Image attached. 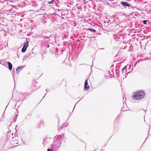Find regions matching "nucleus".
<instances>
[{"instance_id": "obj_24", "label": "nucleus", "mask_w": 151, "mask_h": 151, "mask_svg": "<svg viewBox=\"0 0 151 151\" xmlns=\"http://www.w3.org/2000/svg\"><path fill=\"white\" fill-rule=\"evenodd\" d=\"M15 134H14V138H15Z\"/></svg>"}, {"instance_id": "obj_22", "label": "nucleus", "mask_w": 151, "mask_h": 151, "mask_svg": "<svg viewBox=\"0 0 151 151\" xmlns=\"http://www.w3.org/2000/svg\"><path fill=\"white\" fill-rule=\"evenodd\" d=\"M68 125V124L67 123H66L65 124V126L66 127Z\"/></svg>"}, {"instance_id": "obj_11", "label": "nucleus", "mask_w": 151, "mask_h": 151, "mask_svg": "<svg viewBox=\"0 0 151 151\" xmlns=\"http://www.w3.org/2000/svg\"><path fill=\"white\" fill-rule=\"evenodd\" d=\"M114 39L116 41L118 40V39H119V38L117 37H116V36H115L114 37Z\"/></svg>"}, {"instance_id": "obj_15", "label": "nucleus", "mask_w": 151, "mask_h": 151, "mask_svg": "<svg viewBox=\"0 0 151 151\" xmlns=\"http://www.w3.org/2000/svg\"><path fill=\"white\" fill-rule=\"evenodd\" d=\"M129 5L128 6V8L129 9L133 8V6L131 5L130 4H129Z\"/></svg>"}, {"instance_id": "obj_7", "label": "nucleus", "mask_w": 151, "mask_h": 151, "mask_svg": "<svg viewBox=\"0 0 151 151\" xmlns=\"http://www.w3.org/2000/svg\"><path fill=\"white\" fill-rule=\"evenodd\" d=\"M8 68L10 70H11L12 68V65L10 62H9L8 64Z\"/></svg>"}, {"instance_id": "obj_13", "label": "nucleus", "mask_w": 151, "mask_h": 151, "mask_svg": "<svg viewBox=\"0 0 151 151\" xmlns=\"http://www.w3.org/2000/svg\"><path fill=\"white\" fill-rule=\"evenodd\" d=\"M148 22V20H144L143 21V23L145 24H146L147 23V22Z\"/></svg>"}, {"instance_id": "obj_23", "label": "nucleus", "mask_w": 151, "mask_h": 151, "mask_svg": "<svg viewBox=\"0 0 151 151\" xmlns=\"http://www.w3.org/2000/svg\"><path fill=\"white\" fill-rule=\"evenodd\" d=\"M26 93H23V94L24 95Z\"/></svg>"}, {"instance_id": "obj_17", "label": "nucleus", "mask_w": 151, "mask_h": 151, "mask_svg": "<svg viewBox=\"0 0 151 151\" xmlns=\"http://www.w3.org/2000/svg\"><path fill=\"white\" fill-rule=\"evenodd\" d=\"M31 116V114L29 113V114H28L27 115V116L25 117V119H27L28 118V116H29V117H30Z\"/></svg>"}, {"instance_id": "obj_8", "label": "nucleus", "mask_w": 151, "mask_h": 151, "mask_svg": "<svg viewBox=\"0 0 151 151\" xmlns=\"http://www.w3.org/2000/svg\"><path fill=\"white\" fill-rule=\"evenodd\" d=\"M86 30H88L94 33H95V32H96V30L94 29H93L92 28H90L88 29H87Z\"/></svg>"}, {"instance_id": "obj_9", "label": "nucleus", "mask_w": 151, "mask_h": 151, "mask_svg": "<svg viewBox=\"0 0 151 151\" xmlns=\"http://www.w3.org/2000/svg\"><path fill=\"white\" fill-rule=\"evenodd\" d=\"M55 0H48L47 1L48 4H52L54 2Z\"/></svg>"}, {"instance_id": "obj_27", "label": "nucleus", "mask_w": 151, "mask_h": 151, "mask_svg": "<svg viewBox=\"0 0 151 151\" xmlns=\"http://www.w3.org/2000/svg\"><path fill=\"white\" fill-rule=\"evenodd\" d=\"M46 91H47V89H46Z\"/></svg>"}, {"instance_id": "obj_20", "label": "nucleus", "mask_w": 151, "mask_h": 151, "mask_svg": "<svg viewBox=\"0 0 151 151\" xmlns=\"http://www.w3.org/2000/svg\"><path fill=\"white\" fill-rule=\"evenodd\" d=\"M5 110L4 111V113L2 114V116H1L2 117H3V116H4V112H5Z\"/></svg>"}, {"instance_id": "obj_5", "label": "nucleus", "mask_w": 151, "mask_h": 151, "mask_svg": "<svg viewBox=\"0 0 151 151\" xmlns=\"http://www.w3.org/2000/svg\"><path fill=\"white\" fill-rule=\"evenodd\" d=\"M24 66H20L17 67L16 69V72L17 73H18L20 71L23 69L24 67Z\"/></svg>"}, {"instance_id": "obj_18", "label": "nucleus", "mask_w": 151, "mask_h": 151, "mask_svg": "<svg viewBox=\"0 0 151 151\" xmlns=\"http://www.w3.org/2000/svg\"><path fill=\"white\" fill-rule=\"evenodd\" d=\"M9 62H7L6 61H4V64L5 65H7V64H8V63H9Z\"/></svg>"}, {"instance_id": "obj_3", "label": "nucleus", "mask_w": 151, "mask_h": 151, "mask_svg": "<svg viewBox=\"0 0 151 151\" xmlns=\"http://www.w3.org/2000/svg\"><path fill=\"white\" fill-rule=\"evenodd\" d=\"M62 137V136L61 134L59 135L58 136L57 135L55 136V138L54 140V142L56 143L57 142V143H58V142H60V140L61 139Z\"/></svg>"}, {"instance_id": "obj_6", "label": "nucleus", "mask_w": 151, "mask_h": 151, "mask_svg": "<svg viewBox=\"0 0 151 151\" xmlns=\"http://www.w3.org/2000/svg\"><path fill=\"white\" fill-rule=\"evenodd\" d=\"M121 4L123 6H128L129 5V3L126 1H122L120 2Z\"/></svg>"}, {"instance_id": "obj_2", "label": "nucleus", "mask_w": 151, "mask_h": 151, "mask_svg": "<svg viewBox=\"0 0 151 151\" xmlns=\"http://www.w3.org/2000/svg\"><path fill=\"white\" fill-rule=\"evenodd\" d=\"M29 46L28 42H27L25 43L22 49V52H24L26 50L27 47Z\"/></svg>"}, {"instance_id": "obj_10", "label": "nucleus", "mask_w": 151, "mask_h": 151, "mask_svg": "<svg viewBox=\"0 0 151 151\" xmlns=\"http://www.w3.org/2000/svg\"><path fill=\"white\" fill-rule=\"evenodd\" d=\"M18 116V115L17 114L14 118V119L13 121V122H16Z\"/></svg>"}, {"instance_id": "obj_21", "label": "nucleus", "mask_w": 151, "mask_h": 151, "mask_svg": "<svg viewBox=\"0 0 151 151\" xmlns=\"http://www.w3.org/2000/svg\"><path fill=\"white\" fill-rule=\"evenodd\" d=\"M11 135L14 136V133H11Z\"/></svg>"}, {"instance_id": "obj_14", "label": "nucleus", "mask_w": 151, "mask_h": 151, "mask_svg": "<svg viewBox=\"0 0 151 151\" xmlns=\"http://www.w3.org/2000/svg\"><path fill=\"white\" fill-rule=\"evenodd\" d=\"M29 54L25 56L24 57V59L26 60L27 59L28 57H29Z\"/></svg>"}, {"instance_id": "obj_26", "label": "nucleus", "mask_w": 151, "mask_h": 151, "mask_svg": "<svg viewBox=\"0 0 151 151\" xmlns=\"http://www.w3.org/2000/svg\"><path fill=\"white\" fill-rule=\"evenodd\" d=\"M12 76H13V77H14L13 75V74H12Z\"/></svg>"}, {"instance_id": "obj_4", "label": "nucleus", "mask_w": 151, "mask_h": 151, "mask_svg": "<svg viewBox=\"0 0 151 151\" xmlns=\"http://www.w3.org/2000/svg\"><path fill=\"white\" fill-rule=\"evenodd\" d=\"M89 86L88 85V80L87 79L86 80L85 82L84 89L85 90H87L89 88Z\"/></svg>"}, {"instance_id": "obj_25", "label": "nucleus", "mask_w": 151, "mask_h": 151, "mask_svg": "<svg viewBox=\"0 0 151 151\" xmlns=\"http://www.w3.org/2000/svg\"><path fill=\"white\" fill-rule=\"evenodd\" d=\"M45 96L43 97V98H44V97H45Z\"/></svg>"}, {"instance_id": "obj_16", "label": "nucleus", "mask_w": 151, "mask_h": 151, "mask_svg": "<svg viewBox=\"0 0 151 151\" xmlns=\"http://www.w3.org/2000/svg\"><path fill=\"white\" fill-rule=\"evenodd\" d=\"M127 65L125 66L124 68H123L122 69V73H123L124 70H125V68L127 67Z\"/></svg>"}, {"instance_id": "obj_1", "label": "nucleus", "mask_w": 151, "mask_h": 151, "mask_svg": "<svg viewBox=\"0 0 151 151\" xmlns=\"http://www.w3.org/2000/svg\"><path fill=\"white\" fill-rule=\"evenodd\" d=\"M145 96V91L142 90H139L134 93L132 96V98L138 100L142 99Z\"/></svg>"}, {"instance_id": "obj_19", "label": "nucleus", "mask_w": 151, "mask_h": 151, "mask_svg": "<svg viewBox=\"0 0 151 151\" xmlns=\"http://www.w3.org/2000/svg\"><path fill=\"white\" fill-rule=\"evenodd\" d=\"M47 151H53L51 149L48 148L47 150Z\"/></svg>"}, {"instance_id": "obj_12", "label": "nucleus", "mask_w": 151, "mask_h": 151, "mask_svg": "<svg viewBox=\"0 0 151 151\" xmlns=\"http://www.w3.org/2000/svg\"><path fill=\"white\" fill-rule=\"evenodd\" d=\"M9 139H14V136H13L11 135H10L9 136Z\"/></svg>"}, {"instance_id": "obj_28", "label": "nucleus", "mask_w": 151, "mask_h": 151, "mask_svg": "<svg viewBox=\"0 0 151 151\" xmlns=\"http://www.w3.org/2000/svg\"><path fill=\"white\" fill-rule=\"evenodd\" d=\"M7 107V106H6V107L5 108V109H6V108Z\"/></svg>"}, {"instance_id": "obj_29", "label": "nucleus", "mask_w": 151, "mask_h": 151, "mask_svg": "<svg viewBox=\"0 0 151 151\" xmlns=\"http://www.w3.org/2000/svg\"><path fill=\"white\" fill-rule=\"evenodd\" d=\"M126 111V110H124L123 111Z\"/></svg>"}]
</instances>
